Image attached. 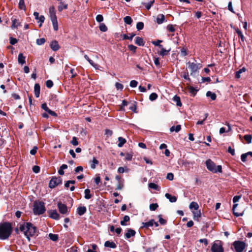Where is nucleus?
<instances>
[{"instance_id": "8", "label": "nucleus", "mask_w": 252, "mask_h": 252, "mask_svg": "<svg viewBox=\"0 0 252 252\" xmlns=\"http://www.w3.org/2000/svg\"><path fill=\"white\" fill-rule=\"evenodd\" d=\"M61 183L62 180L60 177H53L50 181L49 187L51 189H53L55 188L56 186H57L58 185L60 184Z\"/></svg>"}, {"instance_id": "9", "label": "nucleus", "mask_w": 252, "mask_h": 252, "mask_svg": "<svg viewBox=\"0 0 252 252\" xmlns=\"http://www.w3.org/2000/svg\"><path fill=\"white\" fill-rule=\"evenodd\" d=\"M58 207L59 210V212L62 214H66L68 213V208L66 205L63 204L61 202H59L58 203Z\"/></svg>"}, {"instance_id": "54", "label": "nucleus", "mask_w": 252, "mask_h": 252, "mask_svg": "<svg viewBox=\"0 0 252 252\" xmlns=\"http://www.w3.org/2000/svg\"><path fill=\"white\" fill-rule=\"evenodd\" d=\"M159 218V223L162 225H164L166 223V220L162 218V216L161 215H159L158 216Z\"/></svg>"}, {"instance_id": "36", "label": "nucleus", "mask_w": 252, "mask_h": 252, "mask_svg": "<svg viewBox=\"0 0 252 252\" xmlns=\"http://www.w3.org/2000/svg\"><path fill=\"white\" fill-rule=\"evenodd\" d=\"M91 162V167L92 169L95 168L96 165L98 164V161L94 158H93V160Z\"/></svg>"}, {"instance_id": "42", "label": "nucleus", "mask_w": 252, "mask_h": 252, "mask_svg": "<svg viewBox=\"0 0 252 252\" xmlns=\"http://www.w3.org/2000/svg\"><path fill=\"white\" fill-rule=\"evenodd\" d=\"M52 22V24L53 26V28L55 31H57L58 30V24L57 19L51 20Z\"/></svg>"}, {"instance_id": "14", "label": "nucleus", "mask_w": 252, "mask_h": 252, "mask_svg": "<svg viewBox=\"0 0 252 252\" xmlns=\"http://www.w3.org/2000/svg\"><path fill=\"white\" fill-rule=\"evenodd\" d=\"M49 14L51 20L57 19L55 8L52 6L49 8Z\"/></svg>"}, {"instance_id": "52", "label": "nucleus", "mask_w": 252, "mask_h": 252, "mask_svg": "<svg viewBox=\"0 0 252 252\" xmlns=\"http://www.w3.org/2000/svg\"><path fill=\"white\" fill-rule=\"evenodd\" d=\"M161 42H162V41L160 40H158L157 41H153L152 42V44L154 45L158 46L159 47H162V45L160 44Z\"/></svg>"}, {"instance_id": "24", "label": "nucleus", "mask_w": 252, "mask_h": 252, "mask_svg": "<svg viewBox=\"0 0 252 252\" xmlns=\"http://www.w3.org/2000/svg\"><path fill=\"white\" fill-rule=\"evenodd\" d=\"M104 246L105 247H109L113 249H115L117 247V246L114 242H110L109 241H107L105 242Z\"/></svg>"}, {"instance_id": "31", "label": "nucleus", "mask_w": 252, "mask_h": 252, "mask_svg": "<svg viewBox=\"0 0 252 252\" xmlns=\"http://www.w3.org/2000/svg\"><path fill=\"white\" fill-rule=\"evenodd\" d=\"M85 198L86 199H89L92 197V195L91 194V190L90 189H86L84 191Z\"/></svg>"}, {"instance_id": "47", "label": "nucleus", "mask_w": 252, "mask_h": 252, "mask_svg": "<svg viewBox=\"0 0 252 252\" xmlns=\"http://www.w3.org/2000/svg\"><path fill=\"white\" fill-rule=\"evenodd\" d=\"M144 28V24L143 22H138L136 24V28L138 31L141 30Z\"/></svg>"}, {"instance_id": "20", "label": "nucleus", "mask_w": 252, "mask_h": 252, "mask_svg": "<svg viewBox=\"0 0 252 252\" xmlns=\"http://www.w3.org/2000/svg\"><path fill=\"white\" fill-rule=\"evenodd\" d=\"M11 20L12 22L11 26L12 29H17L18 27L20 25V23L18 20L14 18V17H12Z\"/></svg>"}, {"instance_id": "45", "label": "nucleus", "mask_w": 252, "mask_h": 252, "mask_svg": "<svg viewBox=\"0 0 252 252\" xmlns=\"http://www.w3.org/2000/svg\"><path fill=\"white\" fill-rule=\"evenodd\" d=\"M244 139L247 142V143L249 144L252 142V136L251 135H245L244 136Z\"/></svg>"}, {"instance_id": "37", "label": "nucleus", "mask_w": 252, "mask_h": 252, "mask_svg": "<svg viewBox=\"0 0 252 252\" xmlns=\"http://www.w3.org/2000/svg\"><path fill=\"white\" fill-rule=\"evenodd\" d=\"M67 8V4H64L63 2H60V5L58 6V10L60 11H62L63 9H66Z\"/></svg>"}, {"instance_id": "6", "label": "nucleus", "mask_w": 252, "mask_h": 252, "mask_svg": "<svg viewBox=\"0 0 252 252\" xmlns=\"http://www.w3.org/2000/svg\"><path fill=\"white\" fill-rule=\"evenodd\" d=\"M188 68L190 70V75H192L201 67V65L199 63H191L189 62L187 63Z\"/></svg>"}, {"instance_id": "25", "label": "nucleus", "mask_w": 252, "mask_h": 252, "mask_svg": "<svg viewBox=\"0 0 252 252\" xmlns=\"http://www.w3.org/2000/svg\"><path fill=\"white\" fill-rule=\"evenodd\" d=\"M165 21V17L163 14H159L158 15L156 22L158 24H162Z\"/></svg>"}, {"instance_id": "3", "label": "nucleus", "mask_w": 252, "mask_h": 252, "mask_svg": "<svg viewBox=\"0 0 252 252\" xmlns=\"http://www.w3.org/2000/svg\"><path fill=\"white\" fill-rule=\"evenodd\" d=\"M46 211L44 203L41 201H35L33 204V212L35 215L43 214Z\"/></svg>"}, {"instance_id": "12", "label": "nucleus", "mask_w": 252, "mask_h": 252, "mask_svg": "<svg viewBox=\"0 0 252 252\" xmlns=\"http://www.w3.org/2000/svg\"><path fill=\"white\" fill-rule=\"evenodd\" d=\"M136 232L135 231V230L131 228H127L126 230V232L125 235V236L126 239H129L131 237L134 236Z\"/></svg>"}, {"instance_id": "28", "label": "nucleus", "mask_w": 252, "mask_h": 252, "mask_svg": "<svg viewBox=\"0 0 252 252\" xmlns=\"http://www.w3.org/2000/svg\"><path fill=\"white\" fill-rule=\"evenodd\" d=\"M130 220L129 217L128 216H125L123 218V220L121 221L120 223L123 226L127 225L126 223V222L129 221Z\"/></svg>"}, {"instance_id": "51", "label": "nucleus", "mask_w": 252, "mask_h": 252, "mask_svg": "<svg viewBox=\"0 0 252 252\" xmlns=\"http://www.w3.org/2000/svg\"><path fill=\"white\" fill-rule=\"evenodd\" d=\"M158 207V205L157 203H153L150 205V209L151 211L156 210Z\"/></svg>"}, {"instance_id": "56", "label": "nucleus", "mask_w": 252, "mask_h": 252, "mask_svg": "<svg viewBox=\"0 0 252 252\" xmlns=\"http://www.w3.org/2000/svg\"><path fill=\"white\" fill-rule=\"evenodd\" d=\"M138 82L135 80H132L130 82V86L132 88H135L137 86Z\"/></svg>"}, {"instance_id": "64", "label": "nucleus", "mask_w": 252, "mask_h": 252, "mask_svg": "<svg viewBox=\"0 0 252 252\" xmlns=\"http://www.w3.org/2000/svg\"><path fill=\"white\" fill-rule=\"evenodd\" d=\"M115 87L117 90H122L123 89V85L118 82L115 84Z\"/></svg>"}, {"instance_id": "19", "label": "nucleus", "mask_w": 252, "mask_h": 252, "mask_svg": "<svg viewBox=\"0 0 252 252\" xmlns=\"http://www.w3.org/2000/svg\"><path fill=\"white\" fill-rule=\"evenodd\" d=\"M250 157H252V152H249L247 153L243 154L241 156V160L243 162H245L247 160V158Z\"/></svg>"}, {"instance_id": "38", "label": "nucleus", "mask_w": 252, "mask_h": 252, "mask_svg": "<svg viewBox=\"0 0 252 252\" xmlns=\"http://www.w3.org/2000/svg\"><path fill=\"white\" fill-rule=\"evenodd\" d=\"M50 239L53 241H57L58 239V236L57 234L50 233L49 234Z\"/></svg>"}, {"instance_id": "49", "label": "nucleus", "mask_w": 252, "mask_h": 252, "mask_svg": "<svg viewBox=\"0 0 252 252\" xmlns=\"http://www.w3.org/2000/svg\"><path fill=\"white\" fill-rule=\"evenodd\" d=\"M45 42V39L44 38L37 39L36 40V43L39 45L43 44Z\"/></svg>"}, {"instance_id": "1", "label": "nucleus", "mask_w": 252, "mask_h": 252, "mask_svg": "<svg viewBox=\"0 0 252 252\" xmlns=\"http://www.w3.org/2000/svg\"><path fill=\"white\" fill-rule=\"evenodd\" d=\"M19 230L23 232L26 237L30 240V237L35 235L36 232V228L30 222H24L23 224H19L18 228L16 231Z\"/></svg>"}, {"instance_id": "10", "label": "nucleus", "mask_w": 252, "mask_h": 252, "mask_svg": "<svg viewBox=\"0 0 252 252\" xmlns=\"http://www.w3.org/2000/svg\"><path fill=\"white\" fill-rule=\"evenodd\" d=\"M33 15L34 16L35 19L36 20H38V22L40 23V24L39 25V27H41L42 26V24L43 23H44L45 20V17L43 15H41L40 16H39V13L37 12H34L33 13Z\"/></svg>"}, {"instance_id": "32", "label": "nucleus", "mask_w": 252, "mask_h": 252, "mask_svg": "<svg viewBox=\"0 0 252 252\" xmlns=\"http://www.w3.org/2000/svg\"><path fill=\"white\" fill-rule=\"evenodd\" d=\"M199 208L198 204L195 202H191L189 205L190 209H194V210H197Z\"/></svg>"}, {"instance_id": "35", "label": "nucleus", "mask_w": 252, "mask_h": 252, "mask_svg": "<svg viewBox=\"0 0 252 252\" xmlns=\"http://www.w3.org/2000/svg\"><path fill=\"white\" fill-rule=\"evenodd\" d=\"M154 0H151L147 3H143V4L145 6L147 10H149L154 3Z\"/></svg>"}, {"instance_id": "34", "label": "nucleus", "mask_w": 252, "mask_h": 252, "mask_svg": "<svg viewBox=\"0 0 252 252\" xmlns=\"http://www.w3.org/2000/svg\"><path fill=\"white\" fill-rule=\"evenodd\" d=\"M135 35V34L134 33H130L128 34H124L123 35V39H124L132 40L133 37Z\"/></svg>"}, {"instance_id": "63", "label": "nucleus", "mask_w": 252, "mask_h": 252, "mask_svg": "<svg viewBox=\"0 0 252 252\" xmlns=\"http://www.w3.org/2000/svg\"><path fill=\"white\" fill-rule=\"evenodd\" d=\"M132 158V155L131 154L127 153L125 157L126 160H131Z\"/></svg>"}, {"instance_id": "18", "label": "nucleus", "mask_w": 252, "mask_h": 252, "mask_svg": "<svg viewBox=\"0 0 252 252\" xmlns=\"http://www.w3.org/2000/svg\"><path fill=\"white\" fill-rule=\"evenodd\" d=\"M26 57L24 56L22 53H20L18 57V62L21 65L24 64L26 63Z\"/></svg>"}, {"instance_id": "60", "label": "nucleus", "mask_w": 252, "mask_h": 252, "mask_svg": "<svg viewBox=\"0 0 252 252\" xmlns=\"http://www.w3.org/2000/svg\"><path fill=\"white\" fill-rule=\"evenodd\" d=\"M88 62L95 69L98 68V65L94 63L92 60L90 59V60L88 61Z\"/></svg>"}, {"instance_id": "62", "label": "nucleus", "mask_w": 252, "mask_h": 252, "mask_svg": "<svg viewBox=\"0 0 252 252\" xmlns=\"http://www.w3.org/2000/svg\"><path fill=\"white\" fill-rule=\"evenodd\" d=\"M33 171L35 173H38L40 171V167L38 166L34 165L32 168Z\"/></svg>"}, {"instance_id": "46", "label": "nucleus", "mask_w": 252, "mask_h": 252, "mask_svg": "<svg viewBox=\"0 0 252 252\" xmlns=\"http://www.w3.org/2000/svg\"><path fill=\"white\" fill-rule=\"evenodd\" d=\"M148 186L150 188L156 190H158V186L153 183H150L149 184Z\"/></svg>"}, {"instance_id": "23", "label": "nucleus", "mask_w": 252, "mask_h": 252, "mask_svg": "<svg viewBox=\"0 0 252 252\" xmlns=\"http://www.w3.org/2000/svg\"><path fill=\"white\" fill-rule=\"evenodd\" d=\"M155 222L154 220H151L148 222H142V227L148 228L149 227L152 226Z\"/></svg>"}, {"instance_id": "40", "label": "nucleus", "mask_w": 252, "mask_h": 252, "mask_svg": "<svg viewBox=\"0 0 252 252\" xmlns=\"http://www.w3.org/2000/svg\"><path fill=\"white\" fill-rule=\"evenodd\" d=\"M124 20L125 23L130 25L132 22V20L130 16H127L124 18Z\"/></svg>"}, {"instance_id": "44", "label": "nucleus", "mask_w": 252, "mask_h": 252, "mask_svg": "<svg viewBox=\"0 0 252 252\" xmlns=\"http://www.w3.org/2000/svg\"><path fill=\"white\" fill-rule=\"evenodd\" d=\"M158 98V94L155 93H152L149 96V99L151 101L155 100Z\"/></svg>"}, {"instance_id": "17", "label": "nucleus", "mask_w": 252, "mask_h": 252, "mask_svg": "<svg viewBox=\"0 0 252 252\" xmlns=\"http://www.w3.org/2000/svg\"><path fill=\"white\" fill-rule=\"evenodd\" d=\"M98 249V247L95 244H91L88 246V249L87 252H97Z\"/></svg>"}, {"instance_id": "53", "label": "nucleus", "mask_w": 252, "mask_h": 252, "mask_svg": "<svg viewBox=\"0 0 252 252\" xmlns=\"http://www.w3.org/2000/svg\"><path fill=\"white\" fill-rule=\"evenodd\" d=\"M128 48L130 51L135 53L136 52L137 47L134 45L131 44L128 45Z\"/></svg>"}, {"instance_id": "29", "label": "nucleus", "mask_w": 252, "mask_h": 252, "mask_svg": "<svg viewBox=\"0 0 252 252\" xmlns=\"http://www.w3.org/2000/svg\"><path fill=\"white\" fill-rule=\"evenodd\" d=\"M206 96L207 97H210L212 100H215L217 97L216 94L214 93H212L211 91H208L207 92Z\"/></svg>"}, {"instance_id": "11", "label": "nucleus", "mask_w": 252, "mask_h": 252, "mask_svg": "<svg viewBox=\"0 0 252 252\" xmlns=\"http://www.w3.org/2000/svg\"><path fill=\"white\" fill-rule=\"evenodd\" d=\"M49 215L53 219L58 220L60 218V215L56 210H52L49 211Z\"/></svg>"}, {"instance_id": "15", "label": "nucleus", "mask_w": 252, "mask_h": 252, "mask_svg": "<svg viewBox=\"0 0 252 252\" xmlns=\"http://www.w3.org/2000/svg\"><path fill=\"white\" fill-rule=\"evenodd\" d=\"M50 47L54 51H57L60 49V46L56 40H54L51 43Z\"/></svg>"}, {"instance_id": "5", "label": "nucleus", "mask_w": 252, "mask_h": 252, "mask_svg": "<svg viewBox=\"0 0 252 252\" xmlns=\"http://www.w3.org/2000/svg\"><path fill=\"white\" fill-rule=\"evenodd\" d=\"M211 250L212 252H223L222 242L220 240L215 241L212 244Z\"/></svg>"}, {"instance_id": "43", "label": "nucleus", "mask_w": 252, "mask_h": 252, "mask_svg": "<svg viewBox=\"0 0 252 252\" xmlns=\"http://www.w3.org/2000/svg\"><path fill=\"white\" fill-rule=\"evenodd\" d=\"M245 71V68L244 67L242 68V69H239L238 71H237L236 72L235 74V77L236 78H239L240 77V74L242 72Z\"/></svg>"}, {"instance_id": "27", "label": "nucleus", "mask_w": 252, "mask_h": 252, "mask_svg": "<svg viewBox=\"0 0 252 252\" xmlns=\"http://www.w3.org/2000/svg\"><path fill=\"white\" fill-rule=\"evenodd\" d=\"M119 143L118 146L119 147H122L126 143V140L122 137H118Z\"/></svg>"}, {"instance_id": "33", "label": "nucleus", "mask_w": 252, "mask_h": 252, "mask_svg": "<svg viewBox=\"0 0 252 252\" xmlns=\"http://www.w3.org/2000/svg\"><path fill=\"white\" fill-rule=\"evenodd\" d=\"M173 101L176 103V105L178 106H182V103L181 102L180 98L179 96H178L177 95H175L173 99Z\"/></svg>"}, {"instance_id": "21", "label": "nucleus", "mask_w": 252, "mask_h": 252, "mask_svg": "<svg viewBox=\"0 0 252 252\" xmlns=\"http://www.w3.org/2000/svg\"><path fill=\"white\" fill-rule=\"evenodd\" d=\"M135 43L138 46H143L144 45V41L142 37L137 36L135 38Z\"/></svg>"}, {"instance_id": "30", "label": "nucleus", "mask_w": 252, "mask_h": 252, "mask_svg": "<svg viewBox=\"0 0 252 252\" xmlns=\"http://www.w3.org/2000/svg\"><path fill=\"white\" fill-rule=\"evenodd\" d=\"M193 214V219L195 220H199V218L201 217V212L200 211L196 210V211L192 212Z\"/></svg>"}, {"instance_id": "2", "label": "nucleus", "mask_w": 252, "mask_h": 252, "mask_svg": "<svg viewBox=\"0 0 252 252\" xmlns=\"http://www.w3.org/2000/svg\"><path fill=\"white\" fill-rule=\"evenodd\" d=\"M12 227L8 222H4L0 225V239H7L11 233Z\"/></svg>"}, {"instance_id": "39", "label": "nucleus", "mask_w": 252, "mask_h": 252, "mask_svg": "<svg viewBox=\"0 0 252 252\" xmlns=\"http://www.w3.org/2000/svg\"><path fill=\"white\" fill-rule=\"evenodd\" d=\"M235 31L236 32V33H237L238 35L239 36V37L241 38V40L242 41H244L245 40V37H244L242 32H241V31L240 30H239L238 29H236L235 30Z\"/></svg>"}, {"instance_id": "7", "label": "nucleus", "mask_w": 252, "mask_h": 252, "mask_svg": "<svg viewBox=\"0 0 252 252\" xmlns=\"http://www.w3.org/2000/svg\"><path fill=\"white\" fill-rule=\"evenodd\" d=\"M233 246L236 252H242L245 248V244L243 242L239 241L234 242Z\"/></svg>"}, {"instance_id": "61", "label": "nucleus", "mask_w": 252, "mask_h": 252, "mask_svg": "<svg viewBox=\"0 0 252 252\" xmlns=\"http://www.w3.org/2000/svg\"><path fill=\"white\" fill-rule=\"evenodd\" d=\"M124 187V181L118 183V185L117 187V189L118 190H121L123 189Z\"/></svg>"}, {"instance_id": "4", "label": "nucleus", "mask_w": 252, "mask_h": 252, "mask_svg": "<svg viewBox=\"0 0 252 252\" xmlns=\"http://www.w3.org/2000/svg\"><path fill=\"white\" fill-rule=\"evenodd\" d=\"M206 165L207 168L213 173L222 172V168L221 165L216 166L215 163L211 159H209L206 161Z\"/></svg>"}, {"instance_id": "26", "label": "nucleus", "mask_w": 252, "mask_h": 252, "mask_svg": "<svg viewBox=\"0 0 252 252\" xmlns=\"http://www.w3.org/2000/svg\"><path fill=\"white\" fill-rule=\"evenodd\" d=\"M40 87L38 84H35L34 87L35 95L36 97H38L40 94Z\"/></svg>"}, {"instance_id": "57", "label": "nucleus", "mask_w": 252, "mask_h": 252, "mask_svg": "<svg viewBox=\"0 0 252 252\" xmlns=\"http://www.w3.org/2000/svg\"><path fill=\"white\" fill-rule=\"evenodd\" d=\"M46 85L47 87L51 88L53 85V83L51 80H48L46 82Z\"/></svg>"}, {"instance_id": "16", "label": "nucleus", "mask_w": 252, "mask_h": 252, "mask_svg": "<svg viewBox=\"0 0 252 252\" xmlns=\"http://www.w3.org/2000/svg\"><path fill=\"white\" fill-rule=\"evenodd\" d=\"M87 211L86 207L85 206H79L77 209V213L79 216L83 215Z\"/></svg>"}, {"instance_id": "48", "label": "nucleus", "mask_w": 252, "mask_h": 252, "mask_svg": "<svg viewBox=\"0 0 252 252\" xmlns=\"http://www.w3.org/2000/svg\"><path fill=\"white\" fill-rule=\"evenodd\" d=\"M99 29H100V30L101 31H102L103 32H106L107 31V27L103 23H102V24H101L100 25V26H99Z\"/></svg>"}, {"instance_id": "55", "label": "nucleus", "mask_w": 252, "mask_h": 252, "mask_svg": "<svg viewBox=\"0 0 252 252\" xmlns=\"http://www.w3.org/2000/svg\"><path fill=\"white\" fill-rule=\"evenodd\" d=\"M168 52V51L167 50L164 49L163 48H162L161 50L159 53V54L162 56H164L167 55Z\"/></svg>"}, {"instance_id": "22", "label": "nucleus", "mask_w": 252, "mask_h": 252, "mask_svg": "<svg viewBox=\"0 0 252 252\" xmlns=\"http://www.w3.org/2000/svg\"><path fill=\"white\" fill-rule=\"evenodd\" d=\"M165 196L167 199H169L170 202L171 203H174V202H176L177 199V197L176 196H172L170 194H169L168 193H166L165 194Z\"/></svg>"}, {"instance_id": "59", "label": "nucleus", "mask_w": 252, "mask_h": 252, "mask_svg": "<svg viewBox=\"0 0 252 252\" xmlns=\"http://www.w3.org/2000/svg\"><path fill=\"white\" fill-rule=\"evenodd\" d=\"M166 178L167 179L170 180V181H172L174 179V175L173 173H169L167 174V176H166Z\"/></svg>"}, {"instance_id": "13", "label": "nucleus", "mask_w": 252, "mask_h": 252, "mask_svg": "<svg viewBox=\"0 0 252 252\" xmlns=\"http://www.w3.org/2000/svg\"><path fill=\"white\" fill-rule=\"evenodd\" d=\"M238 206V204H234L233 206V212L234 215L236 217L242 216L244 214V211H242L241 212L238 211L237 209V207Z\"/></svg>"}, {"instance_id": "50", "label": "nucleus", "mask_w": 252, "mask_h": 252, "mask_svg": "<svg viewBox=\"0 0 252 252\" xmlns=\"http://www.w3.org/2000/svg\"><path fill=\"white\" fill-rule=\"evenodd\" d=\"M70 143L74 146H77L78 145V142L77 141V138L75 136L72 137V140L70 141Z\"/></svg>"}, {"instance_id": "58", "label": "nucleus", "mask_w": 252, "mask_h": 252, "mask_svg": "<svg viewBox=\"0 0 252 252\" xmlns=\"http://www.w3.org/2000/svg\"><path fill=\"white\" fill-rule=\"evenodd\" d=\"M96 20L98 22H101L103 21V17L102 15H100V14L97 15L96 17Z\"/></svg>"}, {"instance_id": "41", "label": "nucleus", "mask_w": 252, "mask_h": 252, "mask_svg": "<svg viewBox=\"0 0 252 252\" xmlns=\"http://www.w3.org/2000/svg\"><path fill=\"white\" fill-rule=\"evenodd\" d=\"M19 8L21 9L25 10L26 6L25 5L24 0H20L19 2Z\"/></svg>"}]
</instances>
